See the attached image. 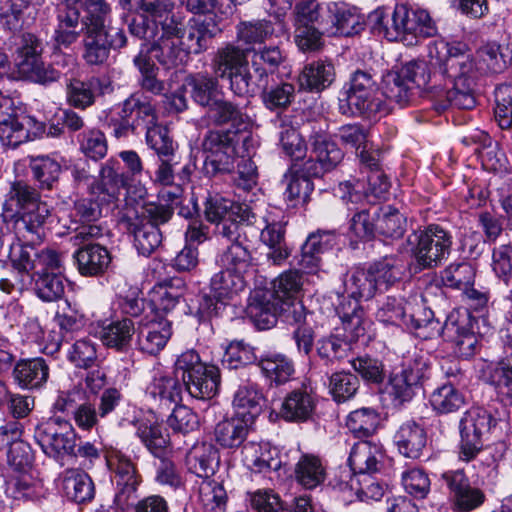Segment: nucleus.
I'll return each instance as SVG.
<instances>
[{
	"instance_id": "3c124183",
	"label": "nucleus",
	"mask_w": 512,
	"mask_h": 512,
	"mask_svg": "<svg viewBox=\"0 0 512 512\" xmlns=\"http://www.w3.org/2000/svg\"><path fill=\"white\" fill-rule=\"evenodd\" d=\"M34 289L39 298L52 302L60 299L65 290L64 276L58 269H45L39 274L32 276Z\"/></svg>"
},
{
	"instance_id": "37998d69",
	"label": "nucleus",
	"mask_w": 512,
	"mask_h": 512,
	"mask_svg": "<svg viewBox=\"0 0 512 512\" xmlns=\"http://www.w3.org/2000/svg\"><path fill=\"white\" fill-rule=\"evenodd\" d=\"M381 457L382 452L377 444L361 441L353 446L348 462L354 473L362 476L378 471Z\"/></svg>"
},
{
	"instance_id": "f257e3e1",
	"label": "nucleus",
	"mask_w": 512,
	"mask_h": 512,
	"mask_svg": "<svg viewBox=\"0 0 512 512\" xmlns=\"http://www.w3.org/2000/svg\"><path fill=\"white\" fill-rule=\"evenodd\" d=\"M432 74L421 60H412L385 78V95L400 107L407 106L421 88H439L438 81L476 86L478 69L468 47L463 43H434L429 47Z\"/></svg>"
},
{
	"instance_id": "cd10ccee",
	"label": "nucleus",
	"mask_w": 512,
	"mask_h": 512,
	"mask_svg": "<svg viewBox=\"0 0 512 512\" xmlns=\"http://www.w3.org/2000/svg\"><path fill=\"white\" fill-rule=\"evenodd\" d=\"M182 42L183 40L177 38H158L152 43H142L138 54L155 59L160 65L170 69L184 64L189 58L190 54Z\"/></svg>"
},
{
	"instance_id": "f3484780",
	"label": "nucleus",
	"mask_w": 512,
	"mask_h": 512,
	"mask_svg": "<svg viewBox=\"0 0 512 512\" xmlns=\"http://www.w3.org/2000/svg\"><path fill=\"white\" fill-rule=\"evenodd\" d=\"M496 420L484 409L468 410L460 421L461 450L460 457L470 461L481 451L482 436L489 432Z\"/></svg>"
},
{
	"instance_id": "6e6d98bb",
	"label": "nucleus",
	"mask_w": 512,
	"mask_h": 512,
	"mask_svg": "<svg viewBox=\"0 0 512 512\" xmlns=\"http://www.w3.org/2000/svg\"><path fill=\"white\" fill-rule=\"evenodd\" d=\"M258 366L266 378L281 385L294 374V365L284 354H266L258 360Z\"/></svg>"
},
{
	"instance_id": "c756f323",
	"label": "nucleus",
	"mask_w": 512,
	"mask_h": 512,
	"mask_svg": "<svg viewBox=\"0 0 512 512\" xmlns=\"http://www.w3.org/2000/svg\"><path fill=\"white\" fill-rule=\"evenodd\" d=\"M280 302L270 290H255L250 297L246 312L259 330L270 329L276 325Z\"/></svg>"
},
{
	"instance_id": "603ef678",
	"label": "nucleus",
	"mask_w": 512,
	"mask_h": 512,
	"mask_svg": "<svg viewBox=\"0 0 512 512\" xmlns=\"http://www.w3.org/2000/svg\"><path fill=\"white\" fill-rule=\"evenodd\" d=\"M147 394L161 406L177 405L182 400V384L171 376L155 377L146 390Z\"/></svg>"
},
{
	"instance_id": "c85d7f7f",
	"label": "nucleus",
	"mask_w": 512,
	"mask_h": 512,
	"mask_svg": "<svg viewBox=\"0 0 512 512\" xmlns=\"http://www.w3.org/2000/svg\"><path fill=\"white\" fill-rule=\"evenodd\" d=\"M404 359L402 370L393 376L391 385L396 397L407 401L412 398L414 388L424 377L428 365L419 355L408 354Z\"/></svg>"
},
{
	"instance_id": "412c9836",
	"label": "nucleus",
	"mask_w": 512,
	"mask_h": 512,
	"mask_svg": "<svg viewBox=\"0 0 512 512\" xmlns=\"http://www.w3.org/2000/svg\"><path fill=\"white\" fill-rule=\"evenodd\" d=\"M31 125V118L19 115L11 99L0 101V142L3 146L16 149L33 140Z\"/></svg>"
},
{
	"instance_id": "774afa93",
	"label": "nucleus",
	"mask_w": 512,
	"mask_h": 512,
	"mask_svg": "<svg viewBox=\"0 0 512 512\" xmlns=\"http://www.w3.org/2000/svg\"><path fill=\"white\" fill-rule=\"evenodd\" d=\"M488 382L499 395L512 398V354H505L490 370Z\"/></svg>"
},
{
	"instance_id": "9d476101",
	"label": "nucleus",
	"mask_w": 512,
	"mask_h": 512,
	"mask_svg": "<svg viewBox=\"0 0 512 512\" xmlns=\"http://www.w3.org/2000/svg\"><path fill=\"white\" fill-rule=\"evenodd\" d=\"M336 314L343 324L345 334L336 333L318 340L316 352H350L360 349L359 338L364 336V311L359 304V298L342 297L335 307Z\"/></svg>"
},
{
	"instance_id": "5fc2aeb1",
	"label": "nucleus",
	"mask_w": 512,
	"mask_h": 512,
	"mask_svg": "<svg viewBox=\"0 0 512 512\" xmlns=\"http://www.w3.org/2000/svg\"><path fill=\"white\" fill-rule=\"evenodd\" d=\"M29 168L40 189L52 190L61 174V165L47 155L30 156Z\"/></svg>"
},
{
	"instance_id": "c9c22d12",
	"label": "nucleus",
	"mask_w": 512,
	"mask_h": 512,
	"mask_svg": "<svg viewBox=\"0 0 512 512\" xmlns=\"http://www.w3.org/2000/svg\"><path fill=\"white\" fill-rule=\"evenodd\" d=\"M335 242L333 230H317L311 233L301 247L299 265L309 272L318 268L321 255L331 249Z\"/></svg>"
},
{
	"instance_id": "7c9ffc66",
	"label": "nucleus",
	"mask_w": 512,
	"mask_h": 512,
	"mask_svg": "<svg viewBox=\"0 0 512 512\" xmlns=\"http://www.w3.org/2000/svg\"><path fill=\"white\" fill-rule=\"evenodd\" d=\"M120 225L128 234L133 236L135 248L144 256L151 255L162 243L161 229L142 222L139 217L125 214L120 219Z\"/></svg>"
},
{
	"instance_id": "473e14b6",
	"label": "nucleus",
	"mask_w": 512,
	"mask_h": 512,
	"mask_svg": "<svg viewBox=\"0 0 512 512\" xmlns=\"http://www.w3.org/2000/svg\"><path fill=\"white\" fill-rule=\"evenodd\" d=\"M73 258L79 273L89 277L102 275L111 262L107 248L96 243H87L79 247Z\"/></svg>"
},
{
	"instance_id": "aec40b11",
	"label": "nucleus",
	"mask_w": 512,
	"mask_h": 512,
	"mask_svg": "<svg viewBox=\"0 0 512 512\" xmlns=\"http://www.w3.org/2000/svg\"><path fill=\"white\" fill-rule=\"evenodd\" d=\"M440 479L448 488L452 506L456 511H473L482 506L486 500L485 493L470 484L463 470L446 471L441 474Z\"/></svg>"
},
{
	"instance_id": "6e6552de",
	"label": "nucleus",
	"mask_w": 512,
	"mask_h": 512,
	"mask_svg": "<svg viewBox=\"0 0 512 512\" xmlns=\"http://www.w3.org/2000/svg\"><path fill=\"white\" fill-rule=\"evenodd\" d=\"M233 44H226L215 52L211 66L214 75L228 83L229 90L238 97H253L252 72L247 52Z\"/></svg>"
},
{
	"instance_id": "69168bd1",
	"label": "nucleus",
	"mask_w": 512,
	"mask_h": 512,
	"mask_svg": "<svg viewBox=\"0 0 512 512\" xmlns=\"http://www.w3.org/2000/svg\"><path fill=\"white\" fill-rule=\"evenodd\" d=\"M407 227L406 217L391 206L380 209L377 221V234L385 238H401Z\"/></svg>"
},
{
	"instance_id": "2eb2a0df",
	"label": "nucleus",
	"mask_w": 512,
	"mask_h": 512,
	"mask_svg": "<svg viewBox=\"0 0 512 512\" xmlns=\"http://www.w3.org/2000/svg\"><path fill=\"white\" fill-rule=\"evenodd\" d=\"M127 45L123 28L108 26V30L85 29L82 40V58L89 66L103 65L110 50H120Z\"/></svg>"
},
{
	"instance_id": "09e8293b",
	"label": "nucleus",
	"mask_w": 512,
	"mask_h": 512,
	"mask_svg": "<svg viewBox=\"0 0 512 512\" xmlns=\"http://www.w3.org/2000/svg\"><path fill=\"white\" fill-rule=\"evenodd\" d=\"M189 470L198 477L208 479L218 463L217 449L210 443L194 445L187 454Z\"/></svg>"
},
{
	"instance_id": "79ce46f5",
	"label": "nucleus",
	"mask_w": 512,
	"mask_h": 512,
	"mask_svg": "<svg viewBox=\"0 0 512 512\" xmlns=\"http://www.w3.org/2000/svg\"><path fill=\"white\" fill-rule=\"evenodd\" d=\"M285 31H279L276 21L268 19H256L241 21L237 25V38L246 45L258 44L262 46L272 36H279Z\"/></svg>"
},
{
	"instance_id": "4d7b16f0",
	"label": "nucleus",
	"mask_w": 512,
	"mask_h": 512,
	"mask_svg": "<svg viewBox=\"0 0 512 512\" xmlns=\"http://www.w3.org/2000/svg\"><path fill=\"white\" fill-rule=\"evenodd\" d=\"M217 261L222 268L243 276L252 265V255L242 241H236L226 248Z\"/></svg>"
},
{
	"instance_id": "bf43d9fd",
	"label": "nucleus",
	"mask_w": 512,
	"mask_h": 512,
	"mask_svg": "<svg viewBox=\"0 0 512 512\" xmlns=\"http://www.w3.org/2000/svg\"><path fill=\"white\" fill-rule=\"evenodd\" d=\"M380 424V415L373 408H360L352 411L346 420V427L357 438L374 434Z\"/></svg>"
},
{
	"instance_id": "13d9d810",
	"label": "nucleus",
	"mask_w": 512,
	"mask_h": 512,
	"mask_svg": "<svg viewBox=\"0 0 512 512\" xmlns=\"http://www.w3.org/2000/svg\"><path fill=\"white\" fill-rule=\"evenodd\" d=\"M380 208H363L353 214L349 222V233L361 241H370L377 234Z\"/></svg>"
},
{
	"instance_id": "423d86ee",
	"label": "nucleus",
	"mask_w": 512,
	"mask_h": 512,
	"mask_svg": "<svg viewBox=\"0 0 512 512\" xmlns=\"http://www.w3.org/2000/svg\"><path fill=\"white\" fill-rule=\"evenodd\" d=\"M30 470L31 458L25 445L18 444L8 451L7 466L1 474L8 497L23 501H39L45 497L43 482L33 477Z\"/></svg>"
},
{
	"instance_id": "e433bc0d",
	"label": "nucleus",
	"mask_w": 512,
	"mask_h": 512,
	"mask_svg": "<svg viewBox=\"0 0 512 512\" xmlns=\"http://www.w3.org/2000/svg\"><path fill=\"white\" fill-rule=\"evenodd\" d=\"M62 487L67 498L78 504L90 502L95 496L91 477L79 469H66L63 472Z\"/></svg>"
},
{
	"instance_id": "864d4df0",
	"label": "nucleus",
	"mask_w": 512,
	"mask_h": 512,
	"mask_svg": "<svg viewBox=\"0 0 512 512\" xmlns=\"http://www.w3.org/2000/svg\"><path fill=\"white\" fill-rule=\"evenodd\" d=\"M282 184L285 186L283 198L287 207L307 206L314 190V185L310 180L302 179L288 170L283 176Z\"/></svg>"
},
{
	"instance_id": "f8f14e48",
	"label": "nucleus",
	"mask_w": 512,
	"mask_h": 512,
	"mask_svg": "<svg viewBox=\"0 0 512 512\" xmlns=\"http://www.w3.org/2000/svg\"><path fill=\"white\" fill-rule=\"evenodd\" d=\"M177 372L182 371V380L187 392L196 399H211L220 385L218 367L201 361L199 354H180L175 361Z\"/></svg>"
},
{
	"instance_id": "6ab92c4d",
	"label": "nucleus",
	"mask_w": 512,
	"mask_h": 512,
	"mask_svg": "<svg viewBox=\"0 0 512 512\" xmlns=\"http://www.w3.org/2000/svg\"><path fill=\"white\" fill-rule=\"evenodd\" d=\"M7 246L10 248L9 258L13 267L19 273L30 275L31 278L45 269L53 270L61 267L60 256L54 250H37L31 244L12 246L7 243Z\"/></svg>"
},
{
	"instance_id": "a19ab883",
	"label": "nucleus",
	"mask_w": 512,
	"mask_h": 512,
	"mask_svg": "<svg viewBox=\"0 0 512 512\" xmlns=\"http://www.w3.org/2000/svg\"><path fill=\"white\" fill-rule=\"evenodd\" d=\"M425 319L416 318V315H407L400 301L395 297H387L386 302L377 311V318L385 323L398 324L402 322L407 327L419 329L431 322L433 312L424 310Z\"/></svg>"
},
{
	"instance_id": "dca6fc26",
	"label": "nucleus",
	"mask_w": 512,
	"mask_h": 512,
	"mask_svg": "<svg viewBox=\"0 0 512 512\" xmlns=\"http://www.w3.org/2000/svg\"><path fill=\"white\" fill-rule=\"evenodd\" d=\"M34 439L49 457L62 453L72 454L76 446V435L71 426L60 418H50L38 424Z\"/></svg>"
},
{
	"instance_id": "5701e85b",
	"label": "nucleus",
	"mask_w": 512,
	"mask_h": 512,
	"mask_svg": "<svg viewBox=\"0 0 512 512\" xmlns=\"http://www.w3.org/2000/svg\"><path fill=\"white\" fill-rule=\"evenodd\" d=\"M47 0L0 1V24L10 32L20 31L35 24L40 8Z\"/></svg>"
},
{
	"instance_id": "72a5a7b5",
	"label": "nucleus",
	"mask_w": 512,
	"mask_h": 512,
	"mask_svg": "<svg viewBox=\"0 0 512 512\" xmlns=\"http://www.w3.org/2000/svg\"><path fill=\"white\" fill-rule=\"evenodd\" d=\"M327 16L328 24L322 27L327 32V36L350 37L364 29V22L360 15L337 3L328 6Z\"/></svg>"
},
{
	"instance_id": "bb28decb",
	"label": "nucleus",
	"mask_w": 512,
	"mask_h": 512,
	"mask_svg": "<svg viewBox=\"0 0 512 512\" xmlns=\"http://www.w3.org/2000/svg\"><path fill=\"white\" fill-rule=\"evenodd\" d=\"M222 32L218 16L191 18L187 22L186 34L182 45L189 54L199 55L207 51L212 45L213 39Z\"/></svg>"
},
{
	"instance_id": "20e7f679",
	"label": "nucleus",
	"mask_w": 512,
	"mask_h": 512,
	"mask_svg": "<svg viewBox=\"0 0 512 512\" xmlns=\"http://www.w3.org/2000/svg\"><path fill=\"white\" fill-rule=\"evenodd\" d=\"M392 71H390L391 73ZM383 77V91L380 92L374 76L364 70L353 72L349 80L343 85L339 96V112L342 115H359L368 119L382 117L389 112L382 100L385 96V78ZM395 102L394 100H391Z\"/></svg>"
},
{
	"instance_id": "de8ad7c7",
	"label": "nucleus",
	"mask_w": 512,
	"mask_h": 512,
	"mask_svg": "<svg viewBox=\"0 0 512 512\" xmlns=\"http://www.w3.org/2000/svg\"><path fill=\"white\" fill-rule=\"evenodd\" d=\"M295 479L305 489H314L326 478L322 460L313 454H303L295 466Z\"/></svg>"
},
{
	"instance_id": "ddd939ff",
	"label": "nucleus",
	"mask_w": 512,
	"mask_h": 512,
	"mask_svg": "<svg viewBox=\"0 0 512 512\" xmlns=\"http://www.w3.org/2000/svg\"><path fill=\"white\" fill-rule=\"evenodd\" d=\"M388 34L389 41H401L406 46H414L420 39L435 36L437 27L427 11L397 5L392 13V29Z\"/></svg>"
},
{
	"instance_id": "0e129e2a",
	"label": "nucleus",
	"mask_w": 512,
	"mask_h": 512,
	"mask_svg": "<svg viewBox=\"0 0 512 512\" xmlns=\"http://www.w3.org/2000/svg\"><path fill=\"white\" fill-rule=\"evenodd\" d=\"M133 334L134 324L132 320L125 318L104 327L100 339L107 348L122 350L127 349Z\"/></svg>"
},
{
	"instance_id": "39448f33",
	"label": "nucleus",
	"mask_w": 512,
	"mask_h": 512,
	"mask_svg": "<svg viewBox=\"0 0 512 512\" xmlns=\"http://www.w3.org/2000/svg\"><path fill=\"white\" fill-rule=\"evenodd\" d=\"M238 127L212 129L204 135L201 149L204 155L202 171L205 176L213 178L234 172L238 157L237 146L240 142L246 144L250 139V135L241 132Z\"/></svg>"
},
{
	"instance_id": "a878e982",
	"label": "nucleus",
	"mask_w": 512,
	"mask_h": 512,
	"mask_svg": "<svg viewBox=\"0 0 512 512\" xmlns=\"http://www.w3.org/2000/svg\"><path fill=\"white\" fill-rule=\"evenodd\" d=\"M474 321L469 309H454L446 317L443 334L453 341L459 350H475L478 339L473 332Z\"/></svg>"
},
{
	"instance_id": "b1692460",
	"label": "nucleus",
	"mask_w": 512,
	"mask_h": 512,
	"mask_svg": "<svg viewBox=\"0 0 512 512\" xmlns=\"http://www.w3.org/2000/svg\"><path fill=\"white\" fill-rule=\"evenodd\" d=\"M438 81L439 88H421L420 91L432 93L434 107L444 111L449 107L470 110L477 104L475 87L463 83Z\"/></svg>"
},
{
	"instance_id": "4c0bfd02",
	"label": "nucleus",
	"mask_w": 512,
	"mask_h": 512,
	"mask_svg": "<svg viewBox=\"0 0 512 512\" xmlns=\"http://www.w3.org/2000/svg\"><path fill=\"white\" fill-rule=\"evenodd\" d=\"M394 440L400 453L412 459L421 456L427 443L424 429L414 421L403 423L396 432Z\"/></svg>"
},
{
	"instance_id": "393cba45",
	"label": "nucleus",
	"mask_w": 512,
	"mask_h": 512,
	"mask_svg": "<svg viewBox=\"0 0 512 512\" xmlns=\"http://www.w3.org/2000/svg\"><path fill=\"white\" fill-rule=\"evenodd\" d=\"M250 70L252 72L253 96L269 84V75L273 74L286 57L278 45L259 46L250 50Z\"/></svg>"
},
{
	"instance_id": "680f3d73",
	"label": "nucleus",
	"mask_w": 512,
	"mask_h": 512,
	"mask_svg": "<svg viewBox=\"0 0 512 512\" xmlns=\"http://www.w3.org/2000/svg\"><path fill=\"white\" fill-rule=\"evenodd\" d=\"M262 241L270 248L267 254L273 264H280L289 256L285 243V227L281 222L268 224L261 232Z\"/></svg>"
},
{
	"instance_id": "c03bdc74",
	"label": "nucleus",
	"mask_w": 512,
	"mask_h": 512,
	"mask_svg": "<svg viewBox=\"0 0 512 512\" xmlns=\"http://www.w3.org/2000/svg\"><path fill=\"white\" fill-rule=\"evenodd\" d=\"M244 462L246 466L255 473H267L276 471L281 466L275 450L267 445H259L253 442L243 446Z\"/></svg>"
},
{
	"instance_id": "ea45409f",
	"label": "nucleus",
	"mask_w": 512,
	"mask_h": 512,
	"mask_svg": "<svg viewBox=\"0 0 512 512\" xmlns=\"http://www.w3.org/2000/svg\"><path fill=\"white\" fill-rule=\"evenodd\" d=\"M315 402L306 388H299L289 393L281 406L280 415L286 421L303 422L310 418Z\"/></svg>"
},
{
	"instance_id": "1a4fd4ad",
	"label": "nucleus",
	"mask_w": 512,
	"mask_h": 512,
	"mask_svg": "<svg viewBox=\"0 0 512 512\" xmlns=\"http://www.w3.org/2000/svg\"><path fill=\"white\" fill-rule=\"evenodd\" d=\"M411 257L421 270L437 267L451 251L452 235L438 224L413 231L407 237Z\"/></svg>"
},
{
	"instance_id": "58836bf2",
	"label": "nucleus",
	"mask_w": 512,
	"mask_h": 512,
	"mask_svg": "<svg viewBox=\"0 0 512 512\" xmlns=\"http://www.w3.org/2000/svg\"><path fill=\"white\" fill-rule=\"evenodd\" d=\"M249 429L247 420L237 415L217 423L214 429V438L223 448H239L246 440Z\"/></svg>"
},
{
	"instance_id": "0eeeda50",
	"label": "nucleus",
	"mask_w": 512,
	"mask_h": 512,
	"mask_svg": "<svg viewBox=\"0 0 512 512\" xmlns=\"http://www.w3.org/2000/svg\"><path fill=\"white\" fill-rule=\"evenodd\" d=\"M18 32L13 36L12 55L19 72L27 79L42 85L57 82L61 72L42 60L44 44L31 32Z\"/></svg>"
},
{
	"instance_id": "a211bd4d",
	"label": "nucleus",
	"mask_w": 512,
	"mask_h": 512,
	"mask_svg": "<svg viewBox=\"0 0 512 512\" xmlns=\"http://www.w3.org/2000/svg\"><path fill=\"white\" fill-rule=\"evenodd\" d=\"M107 465L116 484L115 501L117 505L120 507L129 505L136 499V492L141 483V476L135 463L122 452L114 451L108 456Z\"/></svg>"
},
{
	"instance_id": "052dcab7",
	"label": "nucleus",
	"mask_w": 512,
	"mask_h": 512,
	"mask_svg": "<svg viewBox=\"0 0 512 512\" xmlns=\"http://www.w3.org/2000/svg\"><path fill=\"white\" fill-rule=\"evenodd\" d=\"M119 4L124 10L140 13L156 24L174 9L172 0H119Z\"/></svg>"
},
{
	"instance_id": "49530a36",
	"label": "nucleus",
	"mask_w": 512,
	"mask_h": 512,
	"mask_svg": "<svg viewBox=\"0 0 512 512\" xmlns=\"http://www.w3.org/2000/svg\"><path fill=\"white\" fill-rule=\"evenodd\" d=\"M309 141L312 155H314L329 172L335 169L343 160V151L326 133L321 131L313 132L310 135Z\"/></svg>"
},
{
	"instance_id": "a18cd8bd",
	"label": "nucleus",
	"mask_w": 512,
	"mask_h": 512,
	"mask_svg": "<svg viewBox=\"0 0 512 512\" xmlns=\"http://www.w3.org/2000/svg\"><path fill=\"white\" fill-rule=\"evenodd\" d=\"M136 434L155 457L167 456L171 452L169 434L161 425L148 420L140 421L137 424Z\"/></svg>"
},
{
	"instance_id": "9b49d317",
	"label": "nucleus",
	"mask_w": 512,
	"mask_h": 512,
	"mask_svg": "<svg viewBox=\"0 0 512 512\" xmlns=\"http://www.w3.org/2000/svg\"><path fill=\"white\" fill-rule=\"evenodd\" d=\"M157 121L155 106L146 97L133 93L119 105L117 117L110 119L109 126L119 139L139 135Z\"/></svg>"
},
{
	"instance_id": "8fccbe9b",
	"label": "nucleus",
	"mask_w": 512,
	"mask_h": 512,
	"mask_svg": "<svg viewBox=\"0 0 512 512\" xmlns=\"http://www.w3.org/2000/svg\"><path fill=\"white\" fill-rule=\"evenodd\" d=\"M16 382L23 388H36L46 382L48 366L44 359L38 357L19 361L13 370Z\"/></svg>"
},
{
	"instance_id": "338daca9",
	"label": "nucleus",
	"mask_w": 512,
	"mask_h": 512,
	"mask_svg": "<svg viewBox=\"0 0 512 512\" xmlns=\"http://www.w3.org/2000/svg\"><path fill=\"white\" fill-rule=\"evenodd\" d=\"M125 185L126 177L119 171V162L115 159L107 160L100 170L99 194L103 199L114 198Z\"/></svg>"
},
{
	"instance_id": "2f4dec72",
	"label": "nucleus",
	"mask_w": 512,
	"mask_h": 512,
	"mask_svg": "<svg viewBox=\"0 0 512 512\" xmlns=\"http://www.w3.org/2000/svg\"><path fill=\"white\" fill-rule=\"evenodd\" d=\"M204 214L206 220L213 224L236 218L251 222L255 218V214L249 206L242 205L219 194L210 195L206 199Z\"/></svg>"
},
{
	"instance_id": "4be33fe9",
	"label": "nucleus",
	"mask_w": 512,
	"mask_h": 512,
	"mask_svg": "<svg viewBox=\"0 0 512 512\" xmlns=\"http://www.w3.org/2000/svg\"><path fill=\"white\" fill-rule=\"evenodd\" d=\"M113 90L111 81L104 76H91L84 80L70 78L65 86L66 102L70 107L86 110L95 104L97 98Z\"/></svg>"
},
{
	"instance_id": "f704fd0d",
	"label": "nucleus",
	"mask_w": 512,
	"mask_h": 512,
	"mask_svg": "<svg viewBox=\"0 0 512 512\" xmlns=\"http://www.w3.org/2000/svg\"><path fill=\"white\" fill-rule=\"evenodd\" d=\"M335 80V68L331 62L317 60L306 64L298 76L299 89L319 93Z\"/></svg>"
},
{
	"instance_id": "4468645a",
	"label": "nucleus",
	"mask_w": 512,
	"mask_h": 512,
	"mask_svg": "<svg viewBox=\"0 0 512 512\" xmlns=\"http://www.w3.org/2000/svg\"><path fill=\"white\" fill-rule=\"evenodd\" d=\"M245 286L243 276L224 268L216 273L210 281V294H204L199 302L198 315L201 321L222 316L228 300Z\"/></svg>"
},
{
	"instance_id": "7ed1b4c3",
	"label": "nucleus",
	"mask_w": 512,
	"mask_h": 512,
	"mask_svg": "<svg viewBox=\"0 0 512 512\" xmlns=\"http://www.w3.org/2000/svg\"><path fill=\"white\" fill-rule=\"evenodd\" d=\"M219 78L207 73L189 75L186 79L190 96L194 103L207 110L210 121L215 126H241L248 120L244 107L224 98Z\"/></svg>"
},
{
	"instance_id": "e2e57ef3",
	"label": "nucleus",
	"mask_w": 512,
	"mask_h": 512,
	"mask_svg": "<svg viewBox=\"0 0 512 512\" xmlns=\"http://www.w3.org/2000/svg\"><path fill=\"white\" fill-rule=\"evenodd\" d=\"M295 25L322 27L328 24V6L323 7L317 0H301L294 8Z\"/></svg>"
},
{
	"instance_id": "f03ea898",
	"label": "nucleus",
	"mask_w": 512,
	"mask_h": 512,
	"mask_svg": "<svg viewBox=\"0 0 512 512\" xmlns=\"http://www.w3.org/2000/svg\"><path fill=\"white\" fill-rule=\"evenodd\" d=\"M10 213L16 234L29 242H41L45 237V224L52 216L53 207L41 200L38 190L24 181L11 184L4 203Z\"/></svg>"
}]
</instances>
